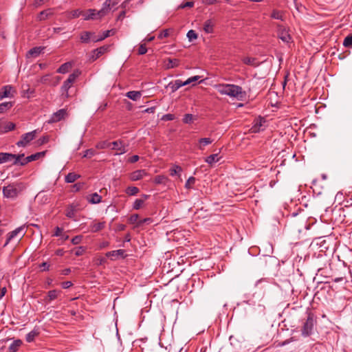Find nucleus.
Listing matches in <instances>:
<instances>
[{
    "mask_svg": "<svg viewBox=\"0 0 352 352\" xmlns=\"http://www.w3.org/2000/svg\"><path fill=\"white\" fill-rule=\"evenodd\" d=\"M193 6H194V2L193 1H187L185 3L181 4L179 6V8L183 9V8H187V7L192 8V7H193Z\"/></svg>",
    "mask_w": 352,
    "mask_h": 352,
    "instance_id": "57",
    "label": "nucleus"
},
{
    "mask_svg": "<svg viewBox=\"0 0 352 352\" xmlns=\"http://www.w3.org/2000/svg\"><path fill=\"white\" fill-rule=\"evenodd\" d=\"M243 63L248 65L256 66V58L246 57L243 58Z\"/></svg>",
    "mask_w": 352,
    "mask_h": 352,
    "instance_id": "47",
    "label": "nucleus"
},
{
    "mask_svg": "<svg viewBox=\"0 0 352 352\" xmlns=\"http://www.w3.org/2000/svg\"><path fill=\"white\" fill-rule=\"evenodd\" d=\"M89 202L93 204H99L102 201V197L99 195L97 192H94L91 195V197L88 199Z\"/></svg>",
    "mask_w": 352,
    "mask_h": 352,
    "instance_id": "26",
    "label": "nucleus"
},
{
    "mask_svg": "<svg viewBox=\"0 0 352 352\" xmlns=\"http://www.w3.org/2000/svg\"><path fill=\"white\" fill-rule=\"evenodd\" d=\"M84 252H85V248L83 247H79V248H78V250L75 252V255L80 256L84 253Z\"/></svg>",
    "mask_w": 352,
    "mask_h": 352,
    "instance_id": "64",
    "label": "nucleus"
},
{
    "mask_svg": "<svg viewBox=\"0 0 352 352\" xmlns=\"http://www.w3.org/2000/svg\"><path fill=\"white\" fill-rule=\"evenodd\" d=\"M118 3V0H106L102 4V11L100 12L102 14L106 12L107 14H108L109 11L116 7Z\"/></svg>",
    "mask_w": 352,
    "mask_h": 352,
    "instance_id": "9",
    "label": "nucleus"
},
{
    "mask_svg": "<svg viewBox=\"0 0 352 352\" xmlns=\"http://www.w3.org/2000/svg\"><path fill=\"white\" fill-rule=\"evenodd\" d=\"M316 320L314 314L309 312L307 314V319L302 323V336L303 337H308L313 333L314 326L316 325Z\"/></svg>",
    "mask_w": 352,
    "mask_h": 352,
    "instance_id": "3",
    "label": "nucleus"
},
{
    "mask_svg": "<svg viewBox=\"0 0 352 352\" xmlns=\"http://www.w3.org/2000/svg\"><path fill=\"white\" fill-rule=\"evenodd\" d=\"M105 227V222L104 221H102V222H95V221H93L91 224H90V228H91V231L92 232H97L100 230H102V229H104V228Z\"/></svg>",
    "mask_w": 352,
    "mask_h": 352,
    "instance_id": "17",
    "label": "nucleus"
},
{
    "mask_svg": "<svg viewBox=\"0 0 352 352\" xmlns=\"http://www.w3.org/2000/svg\"><path fill=\"white\" fill-rule=\"evenodd\" d=\"M12 107V103L10 102H5L0 104V113H4Z\"/></svg>",
    "mask_w": 352,
    "mask_h": 352,
    "instance_id": "35",
    "label": "nucleus"
},
{
    "mask_svg": "<svg viewBox=\"0 0 352 352\" xmlns=\"http://www.w3.org/2000/svg\"><path fill=\"white\" fill-rule=\"evenodd\" d=\"M63 229L59 227H56L55 228V232L54 234V236H60L63 234Z\"/></svg>",
    "mask_w": 352,
    "mask_h": 352,
    "instance_id": "60",
    "label": "nucleus"
},
{
    "mask_svg": "<svg viewBox=\"0 0 352 352\" xmlns=\"http://www.w3.org/2000/svg\"><path fill=\"white\" fill-rule=\"evenodd\" d=\"M138 219H139V216H138V214H132V215L129 217V222H130L131 223H137V222H138Z\"/></svg>",
    "mask_w": 352,
    "mask_h": 352,
    "instance_id": "58",
    "label": "nucleus"
},
{
    "mask_svg": "<svg viewBox=\"0 0 352 352\" xmlns=\"http://www.w3.org/2000/svg\"><path fill=\"white\" fill-rule=\"evenodd\" d=\"M199 142L200 144L199 148L203 150L205 146H207L212 142V140H211L210 138H204L199 139Z\"/></svg>",
    "mask_w": 352,
    "mask_h": 352,
    "instance_id": "32",
    "label": "nucleus"
},
{
    "mask_svg": "<svg viewBox=\"0 0 352 352\" xmlns=\"http://www.w3.org/2000/svg\"><path fill=\"white\" fill-rule=\"evenodd\" d=\"M195 120L192 114L187 113L185 114L183 118V122L186 124H190Z\"/></svg>",
    "mask_w": 352,
    "mask_h": 352,
    "instance_id": "48",
    "label": "nucleus"
},
{
    "mask_svg": "<svg viewBox=\"0 0 352 352\" xmlns=\"http://www.w3.org/2000/svg\"><path fill=\"white\" fill-rule=\"evenodd\" d=\"M343 45L346 47L352 48V34L345 37L343 41Z\"/></svg>",
    "mask_w": 352,
    "mask_h": 352,
    "instance_id": "44",
    "label": "nucleus"
},
{
    "mask_svg": "<svg viewBox=\"0 0 352 352\" xmlns=\"http://www.w3.org/2000/svg\"><path fill=\"white\" fill-rule=\"evenodd\" d=\"M184 85H186L184 82L182 81L181 80H176L174 82H170L168 87L171 89L172 92H175Z\"/></svg>",
    "mask_w": 352,
    "mask_h": 352,
    "instance_id": "20",
    "label": "nucleus"
},
{
    "mask_svg": "<svg viewBox=\"0 0 352 352\" xmlns=\"http://www.w3.org/2000/svg\"><path fill=\"white\" fill-rule=\"evenodd\" d=\"M168 63L166 65L167 69H171L176 67L179 64V60L177 58H168L167 59Z\"/></svg>",
    "mask_w": 352,
    "mask_h": 352,
    "instance_id": "29",
    "label": "nucleus"
},
{
    "mask_svg": "<svg viewBox=\"0 0 352 352\" xmlns=\"http://www.w3.org/2000/svg\"><path fill=\"white\" fill-rule=\"evenodd\" d=\"M38 335V331L37 330H32L30 332H29L25 337V340L28 342H32L34 338Z\"/></svg>",
    "mask_w": 352,
    "mask_h": 352,
    "instance_id": "30",
    "label": "nucleus"
},
{
    "mask_svg": "<svg viewBox=\"0 0 352 352\" xmlns=\"http://www.w3.org/2000/svg\"><path fill=\"white\" fill-rule=\"evenodd\" d=\"M214 25V23L211 19L206 20L204 24V30L206 33H212Z\"/></svg>",
    "mask_w": 352,
    "mask_h": 352,
    "instance_id": "24",
    "label": "nucleus"
},
{
    "mask_svg": "<svg viewBox=\"0 0 352 352\" xmlns=\"http://www.w3.org/2000/svg\"><path fill=\"white\" fill-rule=\"evenodd\" d=\"M36 130L24 133L21 135V139L18 141L16 144L19 147H26L30 144V142L36 138Z\"/></svg>",
    "mask_w": 352,
    "mask_h": 352,
    "instance_id": "5",
    "label": "nucleus"
},
{
    "mask_svg": "<svg viewBox=\"0 0 352 352\" xmlns=\"http://www.w3.org/2000/svg\"><path fill=\"white\" fill-rule=\"evenodd\" d=\"M24 189L25 185L23 183H12L3 188V195L6 198L14 199Z\"/></svg>",
    "mask_w": 352,
    "mask_h": 352,
    "instance_id": "2",
    "label": "nucleus"
},
{
    "mask_svg": "<svg viewBox=\"0 0 352 352\" xmlns=\"http://www.w3.org/2000/svg\"><path fill=\"white\" fill-rule=\"evenodd\" d=\"M71 67L72 65L70 63H65L60 66V67L57 70V72L60 74H65L68 72Z\"/></svg>",
    "mask_w": 352,
    "mask_h": 352,
    "instance_id": "31",
    "label": "nucleus"
},
{
    "mask_svg": "<svg viewBox=\"0 0 352 352\" xmlns=\"http://www.w3.org/2000/svg\"><path fill=\"white\" fill-rule=\"evenodd\" d=\"M82 239V236L81 235L76 236H74V237L72 239V243L74 245L79 244V243L81 242Z\"/></svg>",
    "mask_w": 352,
    "mask_h": 352,
    "instance_id": "55",
    "label": "nucleus"
},
{
    "mask_svg": "<svg viewBox=\"0 0 352 352\" xmlns=\"http://www.w3.org/2000/svg\"><path fill=\"white\" fill-rule=\"evenodd\" d=\"M169 35L168 30H163L158 36V38L162 39L163 38L168 37Z\"/></svg>",
    "mask_w": 352,
    "mask_h": 352,
    "instance_id": "59",
    "label": "nucleus"
},
{
    "mask_svg": "<svg viewBox=\"0 0 352 352\" xmlns=\"http://www.w3.org/2000/svg\"><path fill=\"white\" fill-rule=\"evenodd\" d=\"M146 174L144 170H138L131 174L130 179L131 181H138L141 179Z\"/></svg>",
    "mask_w": 352,
    "mask_h": 352,
    "instance_id": "16",
    "label": "nucleus"
},
{
    "mask_svg": "<svg viewBox=\"0 0 352 352\" xmlns=\"http://www.w3.org/2000/svg\"><path fill=\"white\" fill-rule=\"evenodd\" d=\"M24 156L25 155L23 153L22 154H19V155H16L15 154V157H14L13 159V164L14 165H21V162L23 161V160L24 159Z\"/></svg>",
    "mask_w": 352,
    "mask_h": 352,
    "instance_id": "40",
    "label": "nucleus"
},
{
    "mask_svg": "<svg viewBox=\"0 0 352 352\" xmlns=\"http://www.w3.org/2000/svg\"><path fill=\"white\" fill-rule=\"evenodd\" d=\"M111 142H108V141H102V142H99V143L97 144L96 147H97L98 148H100V149H102V148H110V147L111 146Z\"/></svg>",
    "mask_w": 352,
    "mask_h": 352,
    "instance_id": "45",
    "label": "nucleus"
},
{
    "mask_svg": "<svg viewBox=\"0 0 352 352\" xmlns=\"http://www.w3.org/2000/svg\"><path fill=\"white\" fill-rule=\"evenodd\" d=\"M23 231V227L21 226V227H19V228H16L14 230L9 232L8 234L7 240H6L5 244L3 245V246L6 247L12 239L16 237L19 234H20Z\"/></svg>",
    "mask_w": 352,
    "mask_h": 352,
    "instance_id": "14",
    "label": "nucleus"
},
{
    "mask_svg": "<svg viewBox=\"0 0 352 352\" xmlns=\"http://www.w3.org/2000/svg\"><path fill=\"white\" fill-rule=\"evenodd\" d=\"M195 178L194 177H190L186 184H185V187L188 189H190V188H192V186L195 184Z\"/></svg>",
    "mask_w": 352,
    "mask_h": 352,
    "instance_id": "46",
    "label": "nucleus"
},
{
    "mask_svg": "<svg viewBox=\"0 0 352 352\" xmlns=\"http://www.w3.org/2000/svg\"><path fill=\"white\" fill-rule=\"evenodd\" d=\"M95 154H96V151H95V150H94V149H92V148L87 149V150L84 152L83 157H92V156H94Z\"/></svg>",
    "mask_w": 352,
    "mask_h": 352,
    "instance_id": "50",
    "label": "nucleus"
},
{
    "mask_svg": "<svg viewBox=\"0 0 352 352\" xmlns=\"http://www.w3.org/2000/svg\"><path fill=\"white\" fill-rule=\"evenodd\" d=\"M76 212L75 207L70 206V207L67 210L65 214L68 218L73 219L75 217Z\"/></svg>",
    "mask_w": 352,
    "mask_h": 352,
    "instance_id": "43",
    "label": "nucleus"
},
{
    "mask_svg": "<svg viewBox=\"0 0 352 352\" xmlns=\"http://www.w3.org/2000/svg\"><path fill=\"white\" fill-rule=\"evenodd\" d=\"M21 344L22 341L21 340H14L9 346V352H16Z\"/></svg>",
    "mask_w": 352,
    "mask_h": 352,
    "instance_id": "23",
    "label": "nucleus"
},
{
    "mask_svg": "<svg viewBox=\"0 0 352 352\" xmlns=\"http://www.w3.org/2000/svg\"><path fill=\"white\" fill-rule=\"evenodd\" d=\"M54 14V9L53 8H48L47 10L41 11L38 16L37 19L38 21H44L46 20L48 17L52 16Z\"/></svg>",
    "mask_w": 352,
    "mask_h": 352,
    "instance_id": "15",
    "label": "nucleus"
},
{
    "mask_svg": "<svg viewBox=\"0 0 352 352\" xmlns=\"http://www.w3.org/2000/svg\"><path fill=\"white\" fill-rule=\"evenodd\" d=\"M67 115V110L65 109H61L54 113L50 119L49 120L50 123H54L60 121L64 119L65 116Z\"/></svg>",
    "mask_w": 352,
    "mask_h": 352,
    "instance_id": "7",
    "label": "nucleus"
},
{
    "mask_svg": "<svg viewBox=\"0 0 352 352\" xmlns=\"http://www.w3.org/2000/svg\"><path fill=\"white\" fill-rule=\"evenodd\" d=\"M12 87L10 85H6L3 87L0 91V100H2L4 98L11 97L12 95L10 94Z\"/></svg>",
    "mask_w": 352,
    "mask_h": 352,
    "instance_id": "19",
    "label": "nucleus"
},
{
    "mask_svg": "<svg viewBox=\"0 0 352 352\" xmlns=\"http://www.w3.org/2000/svg\"><path fill=\"white\" fill-rule=\"evenodd\" d=\"M199 78L200 77L199 76H195L190 77V78H188L186 81H184V84L186 85H187L192 82H195L197 80H198L199 79Z\"/></svg>",
    "mask_w": 352,
    "mask_h": 352,
    "instance_id": "52",
    "label": "nucleus"
},
{
    "mask_svg": "<svg viewBox=\"0 0 352 352\" xmlns=\"http://www.w3.org/2000/svg\"><path fill=\"white\" fill-rule=\"evenodd\" d=\"M79 74L80 73L78 71L69 74L67 79L63 82L61 87V91L62 94L64 95L66 98L69 97L68 91L72 87V84L76 81Z\"/></svg>",
    "mask_w": 352,
    "mask_h": 352,
    "instance_id": "4",
    "label": "nucleus"
},
{
    "mask_svg": "<svg viewBox=\"0 0 352 352\" xmlns=\"http://www.w3.org/2000/svg\"><path fill=\"white\" fill-rule=\"evenodd\" d=\"M94 35V32H84L81 34L80 40L82 43H87L91 41V36Z\"/></svg>",
    "mask_w": 352,
    "mask_h": 352,
    "instance_id": "28",
    "label": "nucleus"
},
{
    "mask_svg": "<svg viewBox=\"0 0 352 352\" xmlns=\"http://www.w3.org/2000/svg\"><path fill=\"white\" fill-rule=\"evenodd\" d=\"M174 119H175V116L173 114H170V113L165 114L162 118V120H164V121L173 120Z\"/></svg>",
    "mask_w": 352,
    "mask_h": 352,
    "instance_id": "54",
    "label": "nucleus"
},
{
    "mask_svg": "<svg viewBox=\"0 0 352 352\" xmlns=\"http://www.w3.org/2000/svg\"><path fill=\"white\" fill-rule=\"evenodd\" d=\"M46 151L38 152L25 157L21 162V166H25L30 162L38 160L40 157H43Z\"/></svg>",
    "mask_w": 352,
    "mask_h": 352,
    "instance_id": "10",
    "label": "nucleus"
},
{
    "mask_svg": "<svg viewBox=\"0 0 352 352\" xmlns=\"http://www.w3.org/2000/svg\"><path fill=\"white\" fill-rule=\"evenodd\" d=\"M271 17L272 19L283 21V12L279 10H274L271 14Z\"/></svg>",
    "mask_w": 352,
    "mask_h": 352,
    "instance_id": "39",
    "label": "nucleus"
},
{
    "mask_svg": "<svg viewBox=\"0 0 352 352\" xmlns=\"http://www.w3.org/2000/svg\"><path fill=\"white\" fill-rule=\"evenodd\" d=\"M216 89L222 95L237 99H242L245 95V92L243 91L241 87L233 84H219L216 85Z\"/></svg>",
    "mask_w": 352,
    "mask_h": 352,
    "instance_id": "1",
    "label": "nucleus"
},
{
    "mask_svg": "<svg viewBox=\"0 0 352 352\" xmlns=\"http://www.w3.org/2000/svg\"><path fill=\"white\" fill-rule=\"evenodd\" d=\"M15 157V154L9 153H0V164L11 162Z\"/></svg>",
    "mask_w": 352,
    "mask_h": 352,
    "instance_id": "18",
    "label": "nucleus"
},
{
    "mask_svg": "<svg viewBox=\"0 0 352 352\" xmlns=\"http://www.w3.org/2000/svg\"><path fill=\"white\" fill-rule=\"evenodd\" d=\"M262 126L261 120L256 122L252 127V131L254 133H257L260 131V128Z\"/></svg>",
    "mask_w": 352,
    "mask_h": 352,
    "instance_id": "51",
    "label": "nucleus"
},
{
    "mask_svg": "<svg viewBox=\"0 0 352 352\" xmlns=\"http://www.w3.org/2000/svg\"><path fill=\"white\" fill-rule=\"evenodd\" d=\"M40 267L43 268V271H48L50 268V265L47 262H43L40 265Z\"/></svg>",
    "mask_w": 352,
    "mask_h": 352,
    "instance_id": "62",
    "label": "nucleus"
},
{
    "mask_svg": "<svg viewBox=\"0 0 352 352\" xmlns=\"http://www.w3.org/2000/svg\"><path fill=\"white\" fill-rule=\"evenodd\" d=\"M141 96V92L138 91H130L126 94V96L133 101L138 100Z\"/></svg>",
    "mask_w": 352,
    "mask_h": 352,
    "instance_id": "22",
    "label": "nucleus"
},
{
    "mask_svg": "<svg viewBox=\"0 0 352 352\" xmlns=\"http://www.w3.org/2000/svg\"><path fill=\"white\" fill-rule=\"evenodd\" d=\"M15 127V124L12 122H8L6 124H3V133H6L13 130Z\"/></svg>",
    "mask_w": 352,
    "mask_h": 352,
    "instance_id": "42",
    "label": "nucleus"
},
{
    "mask_svg": "<svg viewBox=\"0 0 352 352\" xmlns=\"http://www.w3.org/2000/svg\"><path fill=\"white\" fill-rule=\"evenodd\" d=\"M187 37L188 38L189 41H191L197 38V34L195 31L190 30L187 33Z\"/></svg>",
    "mask_w": 352,
    "mask_h": 352,
    "instance_id": "49",
    "label": "nucleus"
},
{
    "mask_svg": "<svg viewBox=\"0 0 352 352\" xmlns=\"http://www.w3.org/2000/svg\"><path fill=\"white\" fill-rule=\"evenodd\" d=\"M142 197H143L142 199H137L134 201L133 205V209L139 210L140 208H141L142 207L145 200L149 197V195H143Z\"/></svg>",
    "mask_w": 352,
    "mask_h": 352,
    "instance_id": "21",
    "label": "nucleus"
},
{
    "mask_svg": "<svg viewBox=\"0 0 352 352\" xmlns=\"http://www.w3.org/2000/svg\"><path fill=\"white\" fill-rule=\"evenodd\" d=\"M124 253H125V251L124 250H113V251H110V252H108L106 253V256L107 257H111V256H113V257H117V256H121V257H124Z\"/></svg>",
    "mask_w": 352,
    "mask_h": 352,
    "instance_id": "25",
    "label": "nucleus"
},
{
    "mask_svg": "<svg viewBox=\"0 0 352 352\" xmlns=\"http://www.w3.org/2000/svg\"><path fill=\"white\" fill-rule=\"evenodd\" d=\"M219 159L218 154H212L207 157L205 161L208 164L212 165V164L217 162Z\"/></svg>",
    "mask_w": 352,
    "mask_h": 352,
    "instance_id": "33",
    "label": "nucleus"
},
{
    "mask_svg": "<svg viewBox=\"0 0 352 352\" xmlns=\"http://www.w3.org/2000/svg\"><path fill=\"white\" fill-rule=\"evenodd\" d=\"M80 177V176L78 174L69 173L65 176V180L67 183H73Z\"/></svg>",
    "mask_w": 352,
    "mask_h": 352,
    "instance_id": "27",
    "label": "nucleus"
},
{
    "mask_svg": "<svg viewBox=\"0 0 352 352\" xmlns=\"http://www.w3.org/2000/svg\"><path fill=\"white\" fill-rule=\"evenodd\" d=\"M115 33H116L115 29H111V30L104 31L102 33V35L100 36V37H99V38H98V40L102 41V40L105 39L106 38H107L111 35H113Z\"/></svg>",
    "mask_w": 352,
    "mask_h": 352,
    "instance_id": "36",
    "label": "nucleus"
},
{
    "mask_svg": "<svg viewBox=\"0 0 352 352\" xmlns=\"http://www.w3.org/2000/svg\"><path fill=\"white\" fill-rule=\"evenodd\" d=\"M168 181V178L164 175H157L154 179V182L156 184H165Z\"/></svg>",
    "mask_w": 352,
    "mask_h": 352,
    "instance_id": "38",
    "label": "nucleus"
},
{
    "mask_svg": "<svg viewBox=\"0 0 352 352\" xmlns=\"http://www.w3.org/2000/svg\"><path fill=\"white\" fill-rule=\"evenodd\" d=\"M170 175L171 176H174L177 174H179L182 171V168L181 166L178 165H173L169 170Z\"/></svg>",
    "mask_w": 352,
    "mask_h": 352,
    "instance_id": "37",
    "label": "nucleus"
},
{
    "mask_svg": "<svg viewBox=\"0 0 352 352\" xmlns=\"http://www.w3.org/2000/svg\"><path fill=\"white\" fill-rule=\"evenodd\" d=\"M63 288L67 289L73 285L71 281H65L61 283Z\"/></svg>",
    "mask_w": 352,
    "mask_h": 352,
    "instance_id": "61",
    "label": "nucleus"
},
{
    "mask_svg": "<svg viewBox=\"0 0 352 352\" xmlns=\"http://www.w3.org/2000/svg\"><path fill=\"white\" fill-rule=\"evenodd\" d=\"M60 293H61V291L56 290V289H53V290L49 291L47 292V296L44 298L45 302L48 304L51 301L56 299L58 298V296L60 294Z\"/></svg>",
    "mask_w": 352,
    "mask_h": 352,
    "instance_id": "12",
    "label": "nucleus"
},
{
    "mask_svg": "<svg viewBox=\"0 0 352 352\" xmlns=\"http://www.w3.org/2000/svg\"><path fill=\"white\" fill-rule=\"evenodd\" d=\"M147 52V48L145 44H141L138 49V54L143 55Z\"/></svg>",
    "mask_w": 352,
    "mask_h": 352,
    "instance_id": "53",
    "label": "nucleus"
},
{
    "mask_svg": "<svg viewBox=\"0 0 352 352\" xmlns=\"http://www.w3.org/2000/svg\"><path fill=\"white\" fill-rule=\"evenodd\" d=\"M278 37L285 43H289L292 37L287 30L282 25H278Z\"/></svg>",
    "mask_w": 352,
    "mask_h": 352,
    "instance_id": "8",
    "label": "nucleus"
},
{
    "mask_svg": "<svg viewBox=\"0 0 352 352\" xmlns=\"http://www.w3.org/2000/svg\"><path fill=\"white\" fill-rule=\"evenodd\" d=\"M43 50V48H42L41 47H35L32 48L28 52V53L30 55L36 57L42 52Z\"/></svg>",
    "mask_w": 352,
    "mask_h": 352,
    "instance_id": "34",
    "label": "nucleus"
},
{
    "mask_svg": "<svg viewBox=\"0 0 352 352\" xmlns=\"http://www.w3.org/2000/svg\"><path fill=\"white\" fill-rule=\"evenodd\" d=\"M109 49V46L104 45L102 47H98L94 50L92 53L91 60L94 61L98 58L101 55L104 54Z\"/></svg>",
    "mask_w": 352,
    "mask_h": 352,
    "instance_id": "13",
    "label": "nucleus"
},
{
    "mask_svg": "<svg viewBox=\"0 0 352 352\" xmlns=\"http://www.w3.org/2000/svg\"><path fill=\"white\" fill-rule=\"evenodd\" d=\"M48 80H49V75H45V76H42L40 78L39 82L43 84H46V83H47Z\"/></svg>",
    "mask_w": 352,
    "mask_h": 352,
    "instance_id": "63",
    "label": "nucleus"
},
{
    "mask_svg": "<svg viewBox=\"0 0 352 352\" xmlns=\"http://www.w3.org/2000/svg\"><path fill=\"white\" fill-rule=\"evenodd\" d=\"M49 140V138L47 136H43L39 138L37 141L38 145H42L47 143Z\"/></svg>",
    "mask_w": 352,
    "mask_h": 352,
    "instance_id": "56",
    "label": "nucleus"
},
{
    "mask_svg": "<svg viewBox=\"0 0 352 352\" xmlns=\"http://www.w3.org/2000/svg\"><path fill=\"white\" fill-rule=\"evenodd\" d=\"M102 8L100 10H96L95 9H89L87 10L88 14L85 16L84 19L85 20H89V19H100L105 16L107 14L106 12L101 13Z\"/></svg>",
    "mask_w": 352,
    "mask_h": 352,
    "instance_id": "6",
    "label": "nucleus"
},
{
    "mask_svg": "<svg viewBox=\"0 0 352 352\" xmlns=\"http://www.w3.org/2000/svg\"><path fill=\"white\" fill-rule=\"evenodd\" d=\"M126 193L129 195H135L139 192V188L135 186H129L126 190Z\"/></svg>",
    "mask_w": 352,
    "mask_h": 352,
    "instance_id": "41",
    "label": "nucleus"
},
{
    "mask_svg": "<svg viewBox=\"0 0 352 352\" xmlns=\"http://www.w3.org/2000/svg\"><path fill=\"white\" fill-rule=\"evenodd\" d=\"M111 144V146L110 147V148L112 150L117 151V154L120 155L125 153L126 152V150L125 149V147L121 141H114Z\"/></svg>",
    "mask_w": 352,
    "mask_h": 352,
    "instance_id": "11",
    "label": "nucleus"
}]
</instances>
